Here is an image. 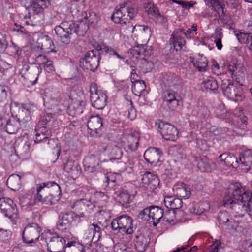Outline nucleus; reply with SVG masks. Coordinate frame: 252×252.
Instances as JSON below:
<instances>
[{"instance_id":"nucleus-1","label":"nucleus","mask_w":252,"mask_h":252,"mask_svg":"<svg viewBox=\"0 0 252 252\" xmlns=\"http://www.w3.org/2000/svg\"><path fill=\"white\" fill-rule=\"evenodd\" d=\"M137 14V9L130 2H125L120 5L111 16L116 23L122 25L126 24L129 20L133 19Z\"/></svg>"},{"instance_id":"nucleus-2","label":"nucleus","mask_w":252,"mask_h":252,"mask_svg":"<svg viewBox=\"0 0 252 252\" xmlns=\"http://www.w3.org/2000/svg\"><path fill=\"white\" fill-rule=\"evenodd\" d=\"M236 82V84L231 82L230 80H223L221 85V88L223 93L228 98L235 101H242L244 98V93L241 86Z\"/></svg>"},{"instance_id":"nucleus-3","label":"nucleus","mask_w":252,"mask_h":252,"mask_svg":"<svg viewBox=\"0 0 252 252\" xmlns=\"http://www.w3.org/2000/svg\"><path fill=\"white\" fill-rule=\"evenodd\" d=\"M248 191L245 190V187L240 183L236 182L231 184L227 190L226 195L222 201V205L228 207L233 202L243 200L244 194H247Z\"/></svg>"},{"instance_id":"nucleus-4","label":"nucleus","mask_w":252,"mask_h":252,"mask_svg":"<svg viewBox=\"0 0 252 252\" xmlns=\"http://www.w3.org/2000/svg\"><path fill=\"white\" fill-rule=\"evenodd\" d=\"M109 197L108 194H105L102 192H96L92 197L93 202L86 199L77 200L74 202L72 208H75V210L79 211L83 210L87 207H91L98 206L99 207L106 206Z\"/></svg>"},{"instance_id":"nucleus-5","label":"nucleus","mask_w":252,"mask_h":252,"mask_svg":"<svg viewBox=\"0 0 252 252\" xmlns=\"http://www.w3.org/2000/svg\"><path fill=\"white\" fill-rule=\"evenodd\" d=\"M53 188L54 189L56 190L57 192L60 191V186L54 181L46 182L37 184L36 185V188H33L32 189V193L36 192V195L34 197V203L40 202L42 204L47 205H51L53 203L54 197L51 194L49 195L46 197H43L42 195L41 194L42 190L45 188Z\"/></svg>"},{"instance_id":"nucleus-6","label":"nucleus","mask_w":252,"mask_h":252,"mask_svg":"<svg viewBox=\"0 0 252 252\" xmlns=\"http://www.w3.org/2000/svg\"><path fill=\"white\" fill-rule=\"evenodd\" d=\"M132 218L127 215H123L115 219L111 222V228L119 232H124L130 234L133 232Z\"/></svg>"},{"instance_id":"nucleus-7","label":"nucleus","mask_w":252,"mask_h":252,"mask_svg":"<svg viewBox=\"0 0 252 252\" xmlns=\"http://www.w3.org/2000/svg\"><path fill=\"white\" fill-rule=\"evenodd\" d=\"M90 100L92 106L97 109H102L106 105L107 97L105 93L98 90L95 83H92L90 88Z\"/></svg>"},{"instance_id":"nucleus-8","label":"nucleus","mask_w":252,"mask_h":252,"mask_svg":"<svg viewBox=\"0 0 252 252\" xmlns=\"http://www.w3.org/2000/svg\"><path fill=\"white\" fill-rule=\"evenodd\" d=\"M41 228L36 223L28 224L22 232V239L25 243L32 244L35 243L40 237Z\"/></svg>"},{"instance_id":"nucleus-9","label":"nucleus","mask_w":252,"mask_h":252,"mask_svg":"<svg viewBox=\"0 0 252 252\" xmlns=\"http://www.w3.org/2000/svg\"><path fill=\"white\" fill-rule=\"evenodd\" d=\"M45 241L50 252H61L65 248V240L57 233H49Z\"/></svg>"},{"instance_id":"nucleus-10","label":"nucleus","mask_w":252,"mask_h":252,"mask_svg":"<svg viewBox=\"0 0 252 252\" xmlns=\"http://www.w3.org/2000/svg\"><path fill=\"white\" fill-rule=\"evenodd\" d=\"M73 28L71 23L63 21L60 25L56 26L54 30L58 39L64 44H68L70 42V35Z\"/></svg>"},{"instance_id":"nucleus-11","label":"nucleus","mask_w":252,"mask_h":252,"mask_svg":"<svg viewBox=\"0 0 252 252\" xmlns=\"http://www.w3.org/2000/svg\"><path fill=\"white\" fill-rule=\"evenodd\" d=\"M185 37L190 39L189 35L182 28L175 29L172 32L169 40L170 44L172 45L176 51H180L186 45Z\"/></svg>"},{"instance_id":"nucleus-12","label":"nucleus","mask_w":252,"mask_h":252,"mask_svg":"<svg viewBox=\"0 0 252 252\" xmlns=\"http://www.w3.org/2000/svg\"><path fill=\"white\" fill-rule=\"evenodd\" d=\"M51 117L50 115L47 114L44 116L42 120L39 122L38 128L35 129V134L34 141L38 143L42 142L45 139H47L51 136V131L47 127V122H49Z\"/></svg>"},{"instance_id":"nucleus-13","label":"nucleus","mask_w":252,"mask_h":252,"mask_svg":"<svg viewBox=\"0 0 252 252\" xmlns=\"http://www.w3.org/2000/svg\"><path fill=\"white\" fill-rule=\"evenodd\" d=\"M140 187L149 191H153L159 185L158 177L151 172H146L142 174Z\"/></svg>"},{"instance_id":"nucleus-14","label":"nucleus","mask_w":252,"mask_h":252,"mask_svg":"<svg viewBox=\"0 0 252 252\" xmlns=\"http://www.w3.org/2000/svg\"><path fill=\"white\" fill-rule=\"evenodd\" d=\"M0 209L4 215L11 219L18 217V210L16 205L9 198H0Z\"/></svg>"},{"instance_id":"nucleus-15","label":"nucleus","mask_w":252,"mask_h":252,"mask_svg":"<svg viewBox=\"0 0 252 252\" xmlns=\"http://www.w3.org/2000/svg\"><path fill=\"white\" fill-rule=\"evenodd\" d=\"M139 135L137 132H126L122 138V143L127 151H134L137 150L139 140Z\"/></svg>"},{"instance_id":"nucleus-16","label":"nucleus","mask_w":252,"mask_h":252,"mask_svg":"<svg viewBox=\"0 0 252 252\" xmlns=\"http://www.w3.org/2000/svg\"><path fill=\"white\" fill-rule=\"evenodd\" d=\"M36 109V106L30 103L22 104L19 107L16 119L20 124H26L31 120L32 114Z\"/></svg>"},{"instance_id":"nucleus-17","label":"nucleus","mask_w":252,"mask_h":252,"mask_svg":"<svg viewBox=\"0 0 252 252\" xmlns=\"http://www.w3.org/2000/svg\"><path fill=\"white\" fill-rule=\"evenodd\" d=\"M158 131L166 140L175 141L178 136L177 129L169 123L160 122L158 124Z\"/></svg>"},{"instance_id":"nucleus-18","label":"nucleus","mask_w":252,"mask_h":252,"mask_svg":"<svg viewBox=\"0 0 252 252\" xmlns=\"http://www.w3.org/2000/svg\"><path fill=\"white\" fill-rule=\"evenodd\" d=\"M82 60L81 63L85 69L94 71L99 65L100 57L94 51H90L86 54Z\"/></svg>"},{"instance_id":"nucleus-19","label":"nucleus","mask_w":252,"mask_h":252,"mask_svg":"<svg viewBox=\"0 0 252 252\" xmlns=\"http://www.w3.org/2000/svg\"><path fill=\"white\" fill-rule=\"evenodd\" d=\"M102 119L98 115L90 117L87 122V127L90 134L94 137H97L101 134Z\"/></svg>"},{"instance_id":"nucleus-20","label":"nucleus","mask_w":252,"mask_h":252,"mask_svg":"<svg viewBox=\"0 0 252 252\" xmlns=\"http://www.w3.org/2000/svg\"><path fill=\"white\" fill-rule=\"evenodd\" d=\"M229 73L237 83L242 85L244 78V70L241 63L231 62L228 66Z\"/></svg>"},{"instance_id":"nucleus-21","label":"nucleus","mask_w":252,"mask_h":252,"mask_svg":"<svg viewBox=\"0 0 252 252\" xmlns=\"http://www.w3.org/2000/svg\"><path fill=\"white\" fill-rule=\"evenodd\" d=\"M176 94L172 91H166L163 94L164 102L168 108L171 111L177 110L182 104L181 101L177 98Z\"/></svg>"},{"instance_id":"nucleus-22","label":"nucleus","mask_w":252,"mask_h":252,"mask_svg":"<svg viewBox=\"0 0 252 252\" xmlns=\"http://www.w3.org/2000/svg\"><path fill=\"white\" fill-rule=\"evenodd\" d=\"M100 160L99 158L94 155L86 157L84 159V166L86 171L93 173L99 169Z\"/></svg>"},{"instance_id":"nucleus-23","label":"nucleus","mask_w":252,"mask_h":252,"mask_svg":"<svg viewBox=\"0 0 252 252\" xmlns=\"http://www.w3.org/2000/svg\"><path fill=\"white\" fill-rule=\"evenodd\" d=\"M1 126H3L5 131L9 134H14L19 129L21 124L15 117L1 119Z\"/></svg>"},{"instance_id":"nucleus-24","label":"nucleus","mask_w":252,"mask_h":252,"mask_svg":"<svg viewBox=\"0 0 252 252\" xmlns=\"http://www.w3.org/2000/svg\"><path fill=\"white\" fill-rule=\"evenodd\" d=\"M196 162L199 170L202 172H210L216 168L215 163L205 156H200L196 158Z\"/></svg>"},{"instance_id":"nucleus-25","label":"nucleus","mask_w":252,"mask_h":252,"mask_svg":"<svg viewBox=\"0 0 252 252\" xmlns=\"http://www.w3.org/2000/svg\"><path fill=\"white\" fill-rule=\"evenodd\" d=\"M229 206L233 210V213L235 214V216L239 217H243L248 212V209H249V203L246 202L245 199L234 201Z\"/></svg>"},{"instance_id":"nucleus-26","label":"nucleus","mask_w":252,"mask_h":252,"mask_svg":"<svg viewBox=\"0 0 252 252\" xmlns=\"http://www.w3.org/2000/svg\"><path fill=\"white\" fill-rule=\"evenodd\" d=\"M49 2L46 0H35L33 1L31 5L28 7V15H25L24 18L27 19V17L31 18L30 15L35 13H43L44 9L47 7Z\"/></svg>"},{"instance_id":"nucleus-27","label":"nucleus","mask_w":252,"mask_h":252,"mask_svg":"<svg viewBox=\"0 0 252 252\" xmlns=\"http://www.w3.org/2000/svg\"><path fill=\"white\" fill-rule=\"evenodd\" d=\"M102 226L100 222L93 223L89 225L88 228L89 233L87 237L89 239L91 238L94 243L97 242L100 238L102 231Z\"/></svg>"},{"instance_id":"nucleus-28","label":"nucleus","mask_w":252,"mask_h":252,"mask_svg":"<svg viewBox=\"0 0 252 252\" xmlns=\"http://www.w3.org/2000/svg\"><path fill=\"white\" fill-rule=\"evenodd\" d=\"M218 220L220 224L226 226L227 228L231 230L237 225V223L230 217L227 211H220L218 215Z\"/></svg>"},{"instance_id":"nucleus-29","label":"nucleus","mask_w":252,"mask_h":252,"mask_svg":"<svg viewBox=\"0 0 252 252\" xmlns=\"http://www.w3.org/2000/svg\"><path fill=\"white\" fill-rule=\"evenodd\" d=\"M160 154L158 149L150 147L145 151L144 157L147 162L151 164H157L159 161Z\"/></svg>"},{"instance_id":"nucleus-30","label":"nucleus","mask_w":252,"mask_h":252,"mask_svg":"<svg viewBox=\"0 0 252 252\" xmlns=\"http://www.w3.org/2000/svg\"><path fill=\"white\" fill-rule=\"evenodd\" d=\"M85 105L83 100H72L67 108V113L70 116L77 117L82 113Z\"/></svg>"},{"instance_id":"nucleus-31","label":"nucleus","mask_w":252,"mask_h":252,"mask_svg":"<svg viewBox=\"0 0 252 252\" xmlns=\"http://www.w3.org/2000/svg\"><path fill=\"white\" fill-rule=\"evenodd\" d=\"M63 165L64 170L73 179H76L80 175L81 168L76 161L67 160Z\"/></svg>"},{"instance_id":"nucleus-32","label":"nucleus","mask_w":252,"mask_h":252,"mask_svg":"<svg viewBox=\"0 0 252 252\" xmlns=\"http://www.w3.org/2000/svg\"><path fill=\"white\" fill-rule=\"evenodd\" d=\"M48 59L45 55H38L35 59V63L38 65V66H33L29 69L30 71L29 73L33 74V78H35V81L37 79L39 74L42 72V66L45 63Z\"/></svg>"},{"instance_id":"nucleus-33","label":"nucleus","mask_w":252,"mask_h":252,"mask_svg":"<svg viewBox=\"0 0 252 252\" xmlns=\"http://www.w3.org/2000/svg\"><path fill=\"white\" fill-rule=\"evenodd\" d=\"M150 238L143 234H139L134 239L135 249L139 252H144L149 244Z\"/></svg>"},{"instance_id":"nucleus-34","label":"nucleus","mask_w":252,"mask_h":252,"mask_svg":"<svg viewBox=\"0 0 252 252\" xmlns=\"http://www.w3.org/2000/svg\"><path fill=\"white\" fill-rule=\"evenodd\" d=\"M173 190L177 198L187 199L190 195V189L185 184L179 183L175 185Z\"/></svg>"},{"instance_id":"nucleus-35","label":"nucleus","mask_w":252,"mask_h":252,"mask_svg":"<svg viewBox=\"0 0 252 252\" xmlns=\"http://www.w3.org/2000/svg\"><path fill=\"white\" fill-rule=\"evenodd\" d=\"M219 159L221 163L228 167L237 168L239 164L237 158L233 154L224 153L219 156Z\"/></svg>"},{"instance_id":"nucleus-36","label":"nucleus","mask_w":252,"mask_h":252,"mask_svg":"<svg viewBox=\"0 0 252 252\" xmlns=\"http://www.w3.org/2000/svg\"><path fill=\"white\" fill-rule=\"evenodd\" d=\"M150 222H152L154 226H156L162 218L164 211L162 209L156 206H150Z\"/></svg>"},{"instance_id":"nucleus-37","label":"nucleus","mask_w":252,"mask_h":252,"mask_svg":"<svg viewBox=\"0 0 252 252\" xmlns=\"http://www.w3.org/2000/svg\"><path fill=\"white\" fill-rule=\"evenodd\" d=\"M165 206L171 210V211H178L182 206V201L181 198H175L174 196H165L164 199Z\"/></svg>"},{"instance_id":"nucleus-38","label":"nucleus","mask_w":252,"mask_h":252,"mask_svg":"<svg viewBox=\"0 0 252 252\" xmlns=\"http://www.w3.org/2000/svg\"><path fill=\"white\" fill-rule=\"evenodd\" d=\"M7 184L12 190H18L22 185L21 176L17 174L10 175L7 180Z\"/></svg>"},{"instance_id":"nucleus-39","label":"nucleus","mask_w":252,"mask_h":252,"mask_svg":"<svg viewBox=\"0 0 252 252\" xmlns=\"http://www.w3.org/2000/svg\"><path fill=\"white\" fill-rule=\"evenodd\" d=\"M201 87L204 91L214 92L218 88L216 80L213 77H209L203 81L201 84Z\"/></svg>"},{"instance_id":"nucleus-40","label":"nucleus","mask_w":252,"mask_h":252,"mask_svg":"<svg viewBox=\"0 0 252 252\" xmlns=\"http://www.w3.org/2000/svg\"><path fill=\"white\" fill-rule=\"evenodd\" d=\"M31 18L27 17L29 18V21H26L27 25H32V26H36L43 25L44 22V15L43 13H35L30 15Z\"/></svg>"},{"instance_id":"nucleus-41","label":"nucleus","mask_w":252,"mask_h":252,"mask_svg":"<svg viewBox=\"0 0 252 252\" xmlns=\"http://www.w3.org/2000/svg\"><path fill=\"white\" fill-rule=\"evenodd\" d=\"M239 160L244 166L252 167V151L249 149L244 151L240 155Z\"/></svg>"},{"instance_id":"nucleus-42","label":"nucleus","mask_w":252,"mask_h":252,"mask_svg":"<svg viewBox=\"0 0 252 252\" xmlns=\"http://www.w3.org/2000/svg\"><path fill=\"white\" fill-rule=\"evenodd\" d=\"M132 91L134 95L140 96L142 94L144 95L145 92L146 85L144 81L140 80L132 83Z\"/></svg>"},{"instance_id":"nucleus-43","label":"nucleus","mask_w":252,"mask_h":252,"mask_svg":"<svg viewBox=\"0 0 252 252\" xmlns=\"http://www.w3.org/2000/svg\"><path fill=\"white\" fill-rule=\"evenodd\" d=\"M191 62L193 66L197 68L199 71H205L207 70L208 62L206 57L201 56L197 60L192 58Z\"/></svg>"},{"instance_id":"nucleus-44","label":"nucleus","mask_w":252,"mask_h":252,"mask_svg":"<svg viewBox=\"0 0 252 252\" xmlns=\"http://www.w3.org/2000/svg\"><path fill=\"white\" fill-rule=\"evenodd\" d=\"M183 212L181 210L171 211L169 210L168 212H166L163 216V219L169 224H174L177 217L180 215H182Z\"/></svg>"},{"instance_id":"nucleus-45","label":"nucleus","mask_w":252,"mask_h":252,"mask_svg":"<svg viewBox=\"0 0 252 252\" xmlns=\"http://www.w3.org/2000/svg\"><path fill=\"white\" fill-rule=\"evenodd\" d=\"M15 151L19 158L23 160L27 159L31 155L30 145L28 143L24 144L22 147H18Z\"/></svg>"},{"instance_id":"nucleus-46","label":"nucleus","mask_w":252,"mask_h":252,"mask_svg":"<svg viewBox=\"0 0 252 252\" xmlns=\"http://www.w3.org/2000/svg\"><path fill=\"white\" fill-rule=\"evenodd\" d=\"M206 5L210 7H212L214 10L218 13L220 11L224 13L223 8L224 4L222 0H204Z\"/></svg>"},{"instance_id":"nucleus-47","label":"nucleus","mask_w":252,"mask_h":252,"mask_svg":"<svg viewBox=\"0 0 252 252\" xmlns=\"http://www.w3.org/2000/svg\"><path fill=\"white\" fill-rule=\"evenodd\" d=\"M83 15L84 16V21L89 25L96 23L99 19L96 14L91 10L85 12Z\"/></svg>"},{"instance_id":"nucleus-48","label":"nucleus","mask_w":252,"mask_h":252,"mask_svg":"<svg viewBox=\"0 0 252 252\" xmlns=\"http://www.w3.org/2000/svg\"><path fill=\"white\" fill-rule=\"evenodd\" d=\"M131 194L126 190L122 189L119 195V202L123 206L127 207L129 203Z\"/></svg>"},{"instance_id":"nucleus-49","label":"nucleus","mask_w":252,"mask_h":252,"mask_svg":"<svg viewBox=\"0 0 252 252\" xmlns=\"http://www.w3.org/2000/svg\"><path fill=\"white\" fill-rule=\"evenodd\" d=\"M110 160H115L120 159L123 156V152L120 148L118 146L112 147L109 154Z\"/></svg>"},{"instance_id":"nucleus-50","label":"nucleus","mask_w":252,"mask_h":252,"mask_svg":"<svg viewBox=\"0 0 252 252\" xmlns=\"http://www.w3.org/2000/svg\"><path fill=\"white\" fill-rule=\"evenodd\" d=\"M75 216H77V215L70 211L65 213H61L59 216V219L71 226L74 217Z\"/></svg>"},{"instance_id":"nucleus-51","label":"nucleus","mask_w":252,"mask_h":252,"mask_svg":"<svg viewBox=\"0 0 252 252\" xmlns=\"http://www.w3.org/2000/svg\"><path fill=\"white\" fill-rule=\"evenodd\" d=\"M220 21L222 26L229 29H234L235 24L230 16L227 15H224L220 18Z\"/></svg>"},{"instance_id":"nucleus-52","label":"nucleus","mask_w":252,"mask_h":252,"mask_svg":"<svg viewBox=\"0 0 252 252\" xmlns=\"http://www.w3.org/2000/svg\"><path fill=\"white\" fill-rule=\"evenodd\" d=\"M89 25L87 24L84 20H81L80 23L76 25L75 29L73 31L75 32L79 35H84L89 28Z\"/></svg>"},{"instance_id":"nucleus-53","label":"nucleus","mask_w":252,"mask_h":252,"mask_svg":"<svg viewBox=\"0 0 252 252\" xmlns=\"http://www.w3.org/2000/svg\"><path fill=\"white\" fill-rule=\"evenodd\" d=\"M48 145L53 149V153H55L57 158H59L61 149V146L60 145L59 140L57 139H50L48 142Z\"/></svg>"},{"instance_id":"nucleus-54","label":"nucleus","mask_w":252,"mask_h":252,"mask_svg":"<svg viewBox=\"0 0 252 252\" xmlns=\"http://www.w3.org/2000/svg\"><path fill=\"white\" fill-rule=\"evenodd\" d=\"M151 47L141 45L137 46L136 49H134L137 54L139 55L143 54L145 56H150L152 53V50L150 49Z\"/></svg>"},{"instance_id":"nucleus-55","label":"nucleus","mask_w":252,"mask_h":252,"mask_svg":"<svg viewBox=\"0 0 252 252\" xmlns=\"http://www.w3.org/2000/svg\"><path fill=\"white\" fill-rule=\"evenodd\" d=\"M136 159L133 158H128L126 161L124 162V170L128 173H130L133 171V169L135 165Z\"/></svg>"},{"instance_id":"nucleus-56","label":"nucleus","mask_w":252,"mask_h":252,"mask_svg":"<svg viewBox=\"0 0 252 252\" xmlns=\"http://www.w3.org/2000/svg\"><path fill=\"white\" fill-rule=\"evenodd\" d=\"M153 20L155 22L158 24L164 26H167L168 20L167 18L164 15L158 12L154 17Z\"/></svg>"},{"instance_id":"nucleus-57","label":"nucleus","mask_w":252,"mask_h":252,"mask_svg":"<svg viewBox=\"0 0 252 252\" xmlns=\"http://www.w3.org/2000/svg\"><path fill=\"white\" fill-rule=\"evenodd\" d=\"M145 11L153 17L159 12L157 6L152 3H148L145 6Z\"/></svg>"},{"instance_id":"nucleus-58","label":"nucleus","mask_w":252,"mask_h":252,"mask_svg":"<svg viewBox=\"0 0 252 252\" xmlns=\"http://www.w3.org/2000/svg\"><path fill=\"white\" fill-rule=\"evenodd\" d=\"M203 204L202 203L193 204L189 208L190 212L195 214L200 215L205 211V208L203 207Z\"/></svg>"},{"instance_id":"nucleus-59","label":"nucleus","mask_w":252,"mask_h":252,"mask_svg":"<svg viewBox=\"0 0 252 252\" xmlns=\"http://www.w3.org/2000/svg\"><path fill=\"white\" fill-rule=\"evenodd\" d=\"M150 207H146L144 209H143L142 210L139 212L138 215V218L139 219H140L143 220H147L149 221L150 220Z\"/></svg>"},{"instance_id":"nucleus-60","label":"nucleus","mask_w":252,"mask_h":252,"mask_svg":"<svg viewBox=\"0 0 252 252\" xmlns=\"http://www.w3.org/2000/svg\"><path fill=\"white\" fill-rule=\"evenodd\" d=\"M234 32L239 42L241 44L245 43V42L247 41L246 38L247 37H249V35L250 34V33L242 32L241 31H235Z\"/></svg>"},{"instance_id":"nucleus-61","label":"nucleus","mask_w":252,"mask_h":252,"mask_svg":"<svg viewBox=\"0 0 252 252\" xmlns=\"http://www.w3.org/2000/svg\"><path fill=\"white\" fill-rule=\"evenodd\" d=\"M8 46L6 35L0 32V53L3 52Z\"/></svg>"},{"instance_id":"nucleus-62","label":"nucleus","mask_w":252,"mask_h":252,"mask_svg":"<svg viewBox=\"0 0 252 252\" xmlns=\"http://www.w3.org/2000/svg\"><path fill=\"white\" fill-rule=\"evenodd\" d=\"M56 226L58 230L61 232H65L68 231L71 227V226L64 222L60 219H59Z\"/></svg>"},{"instance_id":"nucleus-63","label":"nucleus","mask_w":252,"mask_h":252,"mask_svg":"<svg viewBox=\"0 0 252 252\" xmlns=\"http://www.w3.org/2000/svg\"><path fill=\"white\" fill-rule=\"evenodd\" d=\"M67 97V96L65 94L61 92H57L52 95V98L54 100L62 103L64 101Z\"/></svg>"},{"instance_id":"nucleus-64","label":"nucleus","mask_w":252,"mask_h":252,"mask_svg":"<svg viewBox=\"0 0 252 252\" xmlns=\"http://www.w3.org/2000/svg\"><path fill=\"white\" fill-rule=\"evenodd\" d=\"M114 252H132L130 248L122 244H117L114 246Z\"/></svg>"}]
</instances>
